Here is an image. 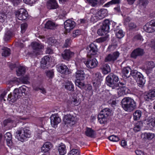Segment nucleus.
Returning a JSON list of instances; mask_svg holds the SVG:
<instances>
[{"instance_id": "obj_1", "label": "nucleus", "mask_w": 155, "mask_h": 155, "mask_svg": "<svg viewBox=\"0 0 155 155\" xmlns=\"http://www.w3.org/2000/svg\"><path fill=\"white\" fill-rule=\"evenodd\" d=\"M121 106L125 111L130 112L137 108L136 102L132 98L125 97L121 101Z\"/></svg>"}, {"instance_id": "obj_2", "label": "nucleus", "mask_w": 155, "mask_h": 155, "mask_svg": "<svg viewBox=\"0 0 155 155\" xmlns=\"http://www.w3.org/2000/svg\"><path fill=\"white\" fill-rule=\"evenodd\" d=\"M16 137L19 136L18 139L20 141L23 142L26 140L27 138L30 137L31 136V131L29 130L28 127L19 128L15 133Z\"/></svg>"}, {"instance_id": "obj_3", "label": "nucleus", "mask_w": 155, "mask_h": 155, "mask_svg": "<svg viewBox=\"0 0 155 155\" xmlns=\"http://www.w3.org/2000/svg\"><path fill=\"white\" fill-rule=\"evenodd\" d=\"M119 78L116 75L113 74H109L106 78L107 85L112 89H115L119 85L117 83L119 81Z\"/></svg>"}, {"instance_id": "obj_4", "label": "nucleus", "mask_w": 155, "mask_h": 155, "mask_svg": "<svg viewBox=\"0 0 155 155\" xmlns=\"http://www.w3.org/2000/svg\"><path fill=\"white\" fill-rule=\"evenodd\" d=\"M110 114L111 110L109 108H106L102 110L97 116L99 122L101 124H106Z\"/></svg>"}, {"instance_id": "obj_5", "label": "nucleus", "mask_w": 155, "mask_h": 155, "mask_svg": "<svg viewBox=\"0 0 155 155\" xmlns=\"http://www.w3.org/2000/svg\"><path fill=\"white\" fill-rule=\"evenodd\" d=\"M32 51L30 54L32 57H36L42 54V50L44 48V45L41 43L33 42L31 44Z\"/></svg>"}, {"instance_id": "obj_6", "label": "nucleus", "mask_w": 155, "mask_h": 155, "mask_svg": "<svg viewBox=\"0 0 155 155\" xmlns=\"http://www.w3.org/2000/svg\"><path fill=\"white\" fill-rule=\"evenodd\" d=\"M131 75L135 80H138V85L140 87H143L145 82V80L143 75L136 70H132L131 71Z\"/></svg>"}, {"instance_id": "obj_7", "label": "nucleus", "mask_w": 155, "mask_h": 155, "mask_svg": "<svg viewBox=\"0 0 155 155\" xmlns=\"http://www.w3.org/2000/svg\"><path fill=\"white\" fill-rule=\"evenodd\" d=\"M63 121L67 126L71 127L75 124L76 119L73 115L68 114L64 116Z\"/></svg>"}, {"instance_id": "obj_8", "label": "nucleus", "mask_w": 155, "mask_h": 155, "mask_svg": "<svg viewBox=\"0 0 155 155\" xmlns=\"http://www.w3.org/2000/svg\"><path fill=\"white\" fill-rule=\"evenodd\" d=\"M86 50L88 56L95 55L97 54V46L94 43L90 44L87 47Z\"/></svg>"}, {"instance_id": "obj_9", "label": "nucleus", "mask_w": 155, "mask_h": 155, "mask_svg": "<svg viewBox=\"0 0 155 155\" xmlns=\"http://www.w3.org/2000/svg\"><path fill=\"white\" fill-rule=\"evenodd\" d=\"M16 17L21 20H25L27 19L28 14L27 11L24 9L20 8L15 12Z\"/></svg>"}, {"instance_id": "obj_10", "label": "nucleus", "mask_w": 155, "mask_h": 155, "mask_svg": "<svg viewBox=\"0 0 155 155\" xmlns=\"http://www.w3.org/2000/svg\"><path fill=\"white\" fill-rule=\"evenodd\" d=\"M144 31L147 32L151 33L155 31V20H152L143 26Z\"/></svg>"}, {"instance_id": "obj_11", "label": "nucleus", "mask_w": 155, "mask_h": 155, "mask_svg": "<svg viewBox=\"0 0 155 155\" xmlns=\"http://www.w3.org/2000/svg\"><path fill=\"white\" fill-rule=\"evenodd\" d=\"M120 53L117 51H115L112 54H108L105 58L104 61L105 62L114 63L119 57Z\"/></svg>"}, {"instance_id": "obj_12", "label": "nucleus", "mask_w": 155, "mask_h": 155, "mask_svg": "<svg viewBox=\"0 0 155 155\" xmlns=\"http://www.w3.org/2000/svg\"><path fill=\"white\" fill-rule=\"evenodd\" d=\"M84 63L87 67L91 69L96 67L98 64V62L95 58H88Z\"/></svg>"}, {"instance_id": "obj_13", "label": "nucleus", "mask_w": 155, "mask_h": 155, "mask_svg": "<svg viewBox=\"0 0 155 155\" xmlns=\"http://www.w3.org/2000/svg\"><path fill=\"white\" fill-rule=\"evenodd\" d=\"M51 124L54 127H57L58 124L60 123L61 120L57 114H52L50 117Z\"/></svg>"}, {"instance_id": "obj_14", "label": "nucleus", "mask_w": 155, "mask_h": 155, "mask_svg": "<svg viewBox=\"0 0 155 155\" xmlns=\"http://www.w3.org/2000/svg\"><path fill=\"white\" fill-rule=\"evenodd\" d=\"M64 28L66 33L69 32L75 26V23L74 21L68 19L64 22Z\"/></svg>"}, {"instance_id": "obj_15", "label": "nucleus", "mask_w": 155, "mask_h": 155, "mask_svg": "<svg viewBox=\"0 0 155 155\" xmlns=\"http://www.w3.org/2000/svg\"><path fill=\"white\" fill-rule=\"evenodd\" d=\"M56 67L57 71L61 74H68L71 73L67 67L64 64H58Z\"/></svg>"}, {"instance_id": "obj_16", "label": "nucleus", "mask_w": 155, "mask_h": 155, "mask_svg": "<svg viewBox=\"0 0 155 155\" xmlns=\"http://www.w3.org/2000/svg\"><path fill=\"white\" fill-rule=\"evenodd\" d=\"M74 53L69 50H65L62 53V58L65 60L69 61L74 55Z\"/></svg>"}, {"instance_id": "obj_17", "label": "nucleus", "mask_w": 155, "mask_h": 155, "mask_svg": "<svg viewBox=\"0 0 155 155\" xmlns=\"http://www.w3.org/2000/svg\"><path fill=\"white\" fill-rule=\"evenodd\" d=\"M28 88L25 85H23L18 88L15 89V91L18 92V95L20 97L23 95V94L25 95L28 94Z\"/></svg>"}, {"instance_id": "obj_18", "label": "nucleus", "mask_w": 155, "mask_h": 155, "mask_svg": "<svg viewBox=\"0 0 155 155\" xmlns=\"http://www.w3.org/2000/svg\"><path fill=\"white\" fill-rule=\"evenodd\" d=\"M50 58L48 56H44L41 62V67L44 69L48 68L50 66Z\"/></svg>"}, {"instance_id": "obj_19", "label": "nucleus", "mask_w": 155, "mask_h": 155, "mask_svg": "<svg viewBox=\"0 0 155 155\" xmlns=\"http://www.w3.org/2000/svg\"><path fill=\"white\" fill-rule=\"evenodd\" d=\"M144 53V50L140 48H137L134 50L132 52L131 57L136 58L138 56H141Z\"/></svg>"}, {"instance_id": "obj_20", "label": "nucleus", "mask_w": 155, "mask_h": 155, "mask_svg": "<svg viewBox=\"0 0 155 155\" xmlns=\"http://www.w3.org/2000/svg\"><path fill=\"white\" fill-rule=\"evenodd\" d=\"M111 24L113 25L114 24V23L112 21H110L108 20H105L103 22L101 27L105 32L107 33L109 32L110 28H111L110 26Z\"/></svg>"}, {"instance_id": "obj_21", "label": "nucleus", "mask_w": 155, "mask_h": 155, "mask_svg": "<svg viewBox=\"0 0 155 155\" xmlns=\"http://www.w3.org/2000/svg\"><path fill=\"white\" fill-rule=\"evenodd\" d=\"M20 97L18 95V92L15 91V89L14 90L13 94H10L8 96V100L12 103L15 102L16 100Z\"/></svg>"}, {"instance_id": "obj_22", "label": "nucleus", "mask_w": 155, "mask_h": 155, "mask_svg": "<svg viewBox=\"0 0 155 155\" xmlns=\"http://www.w3.org/2000/svg\"><path fill=\"white\" fill-rule=\"evenodd\" d=\"M155 97V89H153L150 90L149 91L147 92L144 96V98L147 101H149Z\"/></svg>"}, {"instance_id": "obj_23", "label": "nucleus", "mask_w": 155, "mask_h": 155, "mask_svg": "<svg viewBox=\"0 0 155 155\" xmlns=\"http://www.w3.org/2000/svg\"><path fill=\"white\" fill-rule=\"evenodd\" d=\"M48 8L49 9H54L57 8L58 5L55 0H49L47 3Z\"/></svg>"}, {"instance_id": "obj_24", "label": "nucleus", "mask_w": 155, "mask_h": 155, "mask_svg": "<svg viewBox=\"0 0 155 155\" xmlns=\"http://www.w3.org/2000/svg\"><path fill=\"white\" fill-rule=\"evenodd\" d=\"M146 66L145 71L146 73L148 74L150 72L152 69L155 67V64L153 61H148L146 62Z\"/></svg>"}, {"instance_id": "obj_25", "label": "nucleus", "mask_w": 155, "mask_h": 155, "mask_svg": "<svg viewBox=\"0 0 155 155\" xmlns=\"http://www.w3.org/2000/svg\"><path fill=\"white\" fill-rule=\"evenodd\" d=\"M58 25L51 21H48L45 25V28L49 29H55Z\"/></svg>"}, {"instance_id": "obj_26", "label": "nucleus", "mask_w": 155, "mask_h": 155, "mask_svg": "<svg viewBox=\"0 0 155 155\" xmlns=\"http://www.w3.org/2000/svg\"><path fill=\"white\" fill-rule=\"evenodd\" d=\"M132 70L129 67H124L122 70L123 75L126 78L129 77L131 75V71Z\"/></svg>"}, {"instance_id": "obj_27", "label": "nucleus", "mask_w": 155, "mask_h": 155, "mask_svg": "<svg viewBox=\"0 0 155 155\" xmlns=\"http://www.w3.org/2000/svg\"><path fill=\"white\" fill-rule=\"evenodd\" d=\"M85 74L83 71L78 70L76 72V78L77 79L81 80V81L84 79Z\"/></svg>"}, {"instance_id": "obj_28", "label": "nucleus", "mask_w": 155, "mask_h": 155, "mask_svg": "<svg viewBox=\"0 0 155 155\" xmlns=\"http://www.w3.org/2000/svg\"><path fill=\"white\" fill-rule=\"evenodd\" d=\"M58 150L60 155H64L66 153L67 151L65 145L61 143L59 144Z\"/></svg>"}, {"instance_id": "obj_29", "label": "nucleus", "mask_w": 155, "mask_h": 155, "mask_svg": "<svg viewBox=\"0 0 155 155\" xmlns=\"http://www.w3.org/2000/svg\"><path fill=\"white\" fill-rule=\"evenodd\" d=\"M4 138L5 139L7 144L8 146L12 145V137L11 134L9 132H7L4 135Z\"/></svg>"}, {"instance_id": "obj_30", "label": "nucleus", "mask_w": 155, "mask_h": 155, "mask_svg": "<svg viewBox=\"0 0 155 155\" xmlns=\"http://www.w3.org/2000/svg\"><path fill=\"white\" fill-rule=\"evenodd\" d=\"M52 147L51 144L49 142L45 143L41 147L42 151L46 153Z\"/></svg>"}, {"instance_id": "obj_31", "label": "nucleus", "mask_w": 155, "mask_h": 155, "mask_svg": "<svg viewBox=\"0 0 155 155\" xmlns=\"http://www.w3.org/2000/svg\"><path fill=\"white\" fill-rule=\"evenodd\" d=\"M100 69L104 74H107L110 72V66L107 64L103 65L100 67Z\"/></svg>"}, {"instance_id": "obj_32", "label": "nucleus", "mask_w": 155, "mask_h": 155, "mask_svg": "<svg viewBox=\"0 0 155 155\" xmlns=\"http://www.w3.org/2000/svg\"><path fill=\"white\" fill-rule=\"evenodd\" d=\"M144 136L143 138V139L144 140H150L153 138L155 136V134L150 133H144L142 134Z\"/></svg>"}, {"instance_id": "obj_33", "label": "nucleus", "mask_w": 155, "mask_h": 155, "mask_svg": "<svg viewBox=\"0 0 155 155\" xmlns=\"http://www.w3.org/2000/svg\"><path fill=\"white\" fill-rule=\"evenodd\" d=\"M16 72L18 76H21L25 74V69L24 67L23 66H18L17 68Z\"/></svg>"}, {"instance_id": "obj_34", "label": "nucleus", "mask_w": 155, "mask_h": 155, "mask_svg": "<svg viewBox=\"0 0 155 155\" xmlns=\"http://www.w3.org/2000/svg\"><path fill=\"white\" fill-rule=\"evenodd\" d=\"M117 89L119 90L120 93H121V95H125L129 93L130 92V91L129 89L126 87L125 86H120Z\"/></svg>"}, {"instance_id": "obj_35", "label": "nucleus", "mask_w": 155, "mask_h": 155, "mask_svg": "<svg viewBox=\"0 0 155 155\" xmlns=\"http://www.w3.org/2000/svg\"><path fill=\"white\" fill-rule=\"evenodd\" d=\"M2 56L6 57L9 56L11 54L10 49L6 47H3L2 48Z\"/></svg>"}, {"instance_id": "obj_36", "label": "nucleus", "mask_w": 155, "mask_h": 155, "mask_svg": "<svg viewBox=\"0 0 155 155\" xmlns=\"http://www.w3.org/2000/svg\"><path fill=\"white\" fill-rule=\"evenodd\" d=\"M65 88L67 90L73 91H74V87L72 83L69 81L66 82L65 85Z\"/></svg>"}, {"instance_id": "obj_37", "label": "nucleus", "mask_w": 155, "mask_h": 155, "mask_svg": "<svg viewBox=\"0 0 155 155\" xmlns=\"http://www.w3.org/2000/svg\"><path fill=\"white\" fill-rule=\"evenodd\" d=\"M142 115L141 111L138 110H136L133 113L134 120H139Z\"/></svg>"}, {"instance_id": "obj_38", "label": "nucleus", "mask_w": 155, "mask_h": 155, "mask_svg": "<svg viewBox=\"0 0 155 155\" xmlns=\"http://www.w3.org/2000/svg\"><path fill=\"white\" fill-rule=\"evenodd\" d=\"M86 135L91 137H94L95 136L94 131L91 128L87 127L85 132Z\"/></svg>"}, {"instance_id": "obj_39", "label": "nucleus", "mask_w": 155, "mask_h": 155, "mask_svg": "<svg viewBox=\"0 0 155 155\" xmlns=\"http://www.w3.org/2000/svg\"><path fill=\"white\" fill-rule=\"evenodd\" d=\"M106 11L105 9H100L96 13L97 15L100 19H101L104 18L106 15Z\"/></svg>"}, {"instance_id": "obj_40", "label": "nucleus", "mask_w": 155, "mask_h": 155, "mask_svg": "<svg viewBox=\"0 0 155 155\" xmlns=\"http://www.w3.org/2000/svg\"><path fill=\"white\" fill-rule=\"evenodd\" d=\"M143 126V123L141 121L137 123L134 128V130L135 132H137L140 130L141 127Z\"/></svg>"}, {"instance_id": "obj_41", "label": "nucleus", "mask_w": 155, "mask_h": 155, "mask_svg": "<svg viewBox=\"0 0 155 155\" xmlns=\"http://www.w3.org/2000/svg\"><path fill=\"white\" fill-rule=\"evenodd\" d=\"M115 32L116 33V36L118 38H121L124 36V34L122 30H115Z\"/></svg>"}, {"instance_id": "obj_42", "label": "nucleus", "mask_w": 155, "mask_h": 155, "mask_svg": "<svg viewBox=\"0 0 155 155\" xmlns=\"http://www.w3.org/2000/svg\"><path fill=\"white\" fill-rule=\"evenodd\" d=\"M12 35V33L10 31H7L4 35L3 38L4 40L5 41H7L9 40L11 38Z\"/></svg>"}, {"instance_id": "obj_43", "label": "nucleus", "mask_w": 155, "mask_h": 155, "mask_svg": "<svg viewBox=\"0 0 155 155\" xmlns=\"http://www.w3.org/2000/svg\"><path fill=\"white\" fill-rule=\"evenodd\" d=\"M45 73L47 76L49 78H53L54 76V72L53 69L47 71Z\"/></svg>"}, {"instance_id": "obj_44", "label": "nucleus", "mask_w": 155, "mask_h": 155, "mask_svg": "<svg viewBox=\"0 0 155 155\" xmlns=\"http://www.w3.org/2000/svg\"><path fill=\"white\" fill-rule=\"evenodd\" d=\"M81 81V80L77 79L75 81V84L76 86L82 89V87L84 86L85 84L83 81Z\"/></svg>"}, {"instance_id": "obj_45", "label": "nucleus", "mask_w": 155, "mask_h": 155, "mask_svg": "<svg viewBox=\"0 0 155 155\" xmlns=\"http://www.w3.org/2000/svg\"><path fill=\"white\" fill-rule=\"evenodd\" d=\"M48 42L49 44L51 46H56L57 43H58L56 40L54 38H50L48 40Z\"/></svg>"}, {"instance_id": "obj_46", "label": "nucleus", "mask_w": 155, "mask_h": 155, "mask_svg": "<svg viewBox=\"0 0 155 155\" xmlns=\"http://www.w3.org/2000/svg\"><path fill=\"white\" fill-rule=\"evenodd\" d=\"M147 120L150 123H151V125L153 127H155V117L152 116L148 118Z\"/></svg>"}, {"instance_id": "obj_47", "label": "nucleus", "mask_w": 155, "mask_h": 155, "mask_svg": "<svg viewBox=\"0 0 155 155\" xmlns=\"http://www.w3.org/2000/svg\"><path fill=\"white\" fill-rule=\"evenodd\" d=\"M100 20L99 18L98 15H97V13L94 14L91 16V21L93 22H95L97 21Z\"/></svg>"}, {"instance_id": "obj_48", "label": "nucleus", "mask_w": 155, "mask_h": 155, "mask_svg": "<svg viewBox=\"0 0 155 155\" xmlns=\"http://www.w3.org/2000/svg\"><path fill=\"white\" fill-rule=\"evenodd\" d=\"M108 139L111 141L113 142H117L119 140V137L116 136L112 135L108 137Z\"/></svg>"}, {"instance_id": "obj_49", "label": "nucleus", "mask_w": 155, "mask_h": 155, "mask_svg": "<svg viewBox=\"0 0 155 155\" xmlns=\"http://www.w3.org/2000/svg\"><path fill=\"white\" fill-rule=\"evenodd\" d=\"M68 155H80V152L77 149H72L70 151Z\"/></svg>"}, {"instance_id": "obj_50", "label": "nucleus", "mask_w": 155, "mask_h": 155, "mask_svg": "<svg viewBox=\"0 0 155 155\" xmlns=\"http://www.w3.org/2000/svg\"><path fill=\"white\" fill-rule=\"evenodd\" d=\"M98 0H87L88 3L92 7H95L97 5Z\"/></svg>"}, {"instance_id": "obj_51", "label": "nucleus", "mask_w": 155, "mask_h": 155, "mask_svg": "<svg viewBox=\"0 0 155 155\" xmlns=\"http://www.w3.org/2000/svg\"><path fill=\"white\" fill-rule=\"evenodd\" d=\"M134 41H143V40L142 36L140 34H137L135 35L134 37Z\"/></svg>"}, {"instance_id": "obj_52", "label": "nucleus", "mask_w": 155, "mask_h": 155, "mask_svg": "<svg viewBox=\"0 0 155 155\" xmlns=\"http://www.w3.org/2000/svg\"><path fill=\"white\" fill-rule=\"evenodd\" d=\"M71 104L72 106H78L79 104V101L76 99L73 98L72 99L71 101Z\"/></svg>"}, {"instance_id": "obj_53", "label": "nucleus", "mask_w": 155, "mask_h": 155, "mask_svg": "<svg viewBox=\"0 0 155 155\" xmlns=\"http://www.w3.org/2000/svg\"><path fill=\"white\" fill-rule=\"evenodd\" d=\"M148 0H140L139 4L143 7H145L148 4Z\"/></svg>"}, {"instance_id": "obj_54", "label": "nucleus", "mask_w": 155, "mask_h": 155, "mask_svg": "<svg viewBox=\"0 0 155 155\" xmlns=\"http://www.w3.org/2000/svg\"><path fill=\"white\" fill-rule=\"evenodd\" d=\"M107 36H106L104 37H101L98 38L96 40V41L97 43H102L106 41L108 38Z\"/></svg>"}, {"instance_id": "obj_55", "label": "nucleus", "mask_w": 155, "mask_h": 155, "mask_svg": "<svg viewBox=\"0 0 155 155\" xmlns=\"http://www.w3.org/2000/svg\"><path fill=\"white\" fill-rule=\"evenodd\" d=\"M14 122V121L12 120L10 118H8L5 120L3 122V124L4 127L7 126L8 124L10 123H13Z\"/></svg>"}, {"instance_id": "obj_56", "label": "nucleus", "mask_w": 155, "mask_h": 155, "mask_svg": "<svg viewBox=\"0 0 155 155\" xmlns=\"http://www.w3.org/2000/svg\"><path fill=\"white\" fill-rule=\"evenodd\" d=\"M97 33L98 35H100L102 36L104 34H106L107 33L106 32H105L104 31V29H103L101 27V28L98 30L97 31Z\"/></svg>"}, {"instance_id": "obj_57", "label": "nucleus", "mask_w": 155, "mask_h": 155, "mask_svg": "<svg viewBox=\"0 0 155 155\" xmlns=\"http://www.w3.org/2000/svg\"><path fill=\"white\" fill-rule=\"evenodd\" d=\"M81 34V31L78 30L74 31L72 33L73 37L75 38L77 36L80 35Z\"/></svg>"}, {"instance_id": "obj_58", "label": "nucleus", "mask_w": 155, "mask_h": 155, "mask_svg": "<svg viewBox=\"0 0 155 155\" xmlns=\"http://www.w3.org/2000/svg\"><path fill=\"white\" fill-rule=\"evenodd\" d=\"M71 40L70 39H67L65 41V42L63 45V47L64 48H67L70 45Z\"/></svg>"}, {"instance_id": "obj_59", "label": "nucleus", "mask_w": 155, "mask_h": 155, "mask_svg": "<svg viewBox=\"0 0 155 155\" xmlns=\"http://www.w3.org/2000/svg\"><path fill=\"white\" fill-rule=\"evenodd\" d=\"M27 27V25L26 23L22 24L21 25V31L22 33L24 32L26 28Z\"/></svg>"}, {"instance_id": "obj_60", "label": "nucleus", "mask_w": 155, "mask_h": 155, "mask_svg": "<svg viewBox=\"0 0 155 155\" xmlns=\"http://www.w3.org/2000/svg\"><path fill=\"white\" fill-rule=\"evenodd\" d=\"M29 78L28 76H26L22 78L21 81L23 84H27L28 82Z\"/></svg>"}, {"instance_id": "obj_61", "label": "nucleus", "mask_w": 155, "mask_h": 155, "mask_svg": "<svg viewBox=\"0 0 155 155\" xmlns=\"http://www.w3.org/2000/svg\"><path fill=\"white\" fill-rule=\"evenodd\" d=\"M37 0H23L24 2L27 4L32 5L35 3Z\"/></svg>"}, {"instance_id": "obj_62", "label": "nucleus", "mask_w": 155, "mask_h": 155, "mask_svg": "<svg viewBox=\"0 0 155 155\" xmlns=\"http://www.w3.org/2000/svg\"><path fill=\"white\" fill-rule=\"evenodd\" d=\"M86 90L87 91H93L92 90V86L90 84H87L85 86Z\"/></svg>"}, {"instance_id": "obj_63", "label": "nucleus", "mask_w": 155, "mask_h": 155, "mask_svg": "<svg viewBox=\"0 0 155 155\" xmlns=\"http://www.w3.org/2000/svg\"><path fill=\"white\" fill-rule=\"evenodd\" d=\"M129 27L130 29H133L137 27L136 25L133 22H130L129 24Z\"/></svg>"}, {"instance_id": "obj_64", "label": "nucleus", "mask_w": 155, "mask_h": 155, "mask_svg": "<svg viewBox=\"0 0 155 155\" xmlns=\"http://www.w3.org/2000/svg\"><path fill=\"white\" fill-rule=\"evenodd\" d=\"M14 5H18L21 1V0H10Z\"/></svg>"}]
</instances>
